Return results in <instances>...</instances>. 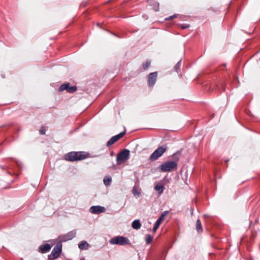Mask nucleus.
<instances>
[{
  "instance_id": "f257e3e1",
  "label": "nucleus",
  "mask_w": 260,
  "mask_h": 260,
  "mask_svg": "<svg viewBox=\"0 0 260 260\" xmlns=\"http://www.w3.org/2000/svg\"><path fill=\"white\" fill-rule=\"evenodd\" d=\"M89 154L85 152H71L65 155V159L69 161H77L88 158Z\"/></svg>"
},
{
  "instance_id": "f03ea898",
  "label": "nucleus",
  "mask_w": 260,
  "mask_h": 260,
  "mask_svg": "<svg viewBox=\"0 0 260 260\" xmlns=\"http://www.w3.org/2000/svg\"><path fill=\"white\" fill-rule=\"evenodd\" d=\"M167 149V146L166 145L159 147L151 154L149 158V160L153 161L156 160L162 155V154L166 151Z\"/></svg>"
},
{
  "instance_id": "7ed1b4c3",
  "label": "nucleus",
  "mask_w": 260,
  "mask_h": 260,
  "mask_svg": "<svg viewBox=\"0 0 260 260\" xmlns=\"http://www.w3.org/2000/svg\"><path fill=\"white\" fill-rule=\"evenodd\" d=\"M110 243L112 244L124 245L129 243V240L123 236H115L110 240Z\"/></svg>"
},
{
  "instance_id": "20e7f679",
  "label": "nucleus",
  "mask_w": 260,
  "mask_h": 260,
  "mask_svg": "<svg viewBox=\"0 0 260 260\" xmlns=\"http://www.w3.org/2000/svg\"><path fill=\"white\" fill-rule=\"evenodd\" d=\"M177 164L175 161H169L165 162L160 166V168L162 172H171L173 169H177Z\"/></svg>"
},
{
  "instance_id": "39448f33",
  "label": "nucleus",
  "mask_w": 260,
  "mask_h": 260,
  "mask_svg": "<svg viewBox=\"0 0 260 260\" xmlns=\"http://www.w3.org/2000/svg\"><path fill=\"white\" fill-rule=\"evenodd\" d=\"M129 151L127 149H125L120 153H119L117 156L116 160L117 164L119 165L124 163L129 158Z\"/></svg>"
},
{
  "instance_id": "423d86ee",
  "label": "nucleus",
  "mask_w": 260,
  "mask_h": 260,
  "mask_svg": "<svg viewBox=\"0 0 260 260\" xmlns=\"http://www.w3.org/2000/svg\"><path fill=\"white\" fill-rule=\"evenodd\" d=\"M61 251V245L57 244L53 249L51 254L49 256L50 260H53L59 257Z\"/></svg>"
},
{
  "instance_id": "0eeeda50",
  "label": "nucleus",
  "mask_w": 260,
  "mask_h": 260,
  "mask_svg": "<svg viewBox=\"0 0 260 260\" xmlns=\"http://www.w3.org/2000/svg\"><path fill=\"white\" fill-rule=\"evenodd\" d=\"M76 234V232L75 231H72L71 232H69L68 233H67L66 235L60 236L58 238L59 240L61 241H67L68 240H70L72 239L74 237H75V235Z\"/></svg>"
},
{
  "instance_id": "6e6552de",
  "label": "nucleus",
  "mask_w": 260,
  "mask_h": 260,
  "mask_svg": "<svg viewBox=\"0 0 260 260\" xmlns=\"http://www.w3.org/2000/svg\"><path fill=\"white\" fill-rule=\"evenodd\" d=\"M65 90L69 92L73 93L77 90V87L75 86H71L69 83L63 84L60 86L59 90L63 91Z\"/></svg>"
},
{
  "instance_id": "1a4fd4ad",
  "label": "nucleus",
  "mask_w": 260,
  "mask_h": 260,
  "mask_svg": "<svg viewBox=\"0 0 260 260\" xmlns=\"http://www.w3.org/2000/svg\"><path fill=\"white\" fill-rule=\"evenodd\" d=\"M105 208L100 206H93L89 209V211L92 214H100L105 212Z\"/></svg>"
},
{
  "instance_id": "9d476101",
  "label": "nucleus",
  "mask_w": 260,
  "mask_h": 260,
  "mask_svg": "<svg viewBox=\"0 0 260 260\" xmlns=\"http://www.w3.org/2000/svg\"><path fill=\"white\" fill-rule=\"evenodd\" d=\"M125 135V132H121L120 134L112 137L107 142V146H110L115 143L119 139L122 138Z\"/></svg>"
},
{
  "instance_id": "9b49d317",
  "label": "nucleus",
  "mask_w": 260,
  "mask_h": 260,
  "mask_svg": "<svg viewBox=\"0 0 260 260\" xmlns=\"http://www.w3.org/2000/svg\"><path fill=\"white\" fill-rule=\"evenodd\" d=\"M157 78V72L150 73L148 75V83L150 86H153L156 81Z\"/></svg>"
},
{
  "instance_id": "f8f14e48",
  "label": "nucleus",
  "mask_w": 260,
  "mask_h": 260,
  "mask_svg": "<svg viewBox=\"0 0 260 260\" xmlns=\"http://www.w3.org/2000/svg\"><path fill=\"white\" fill-rule=\"evenodd\" d=\"M51 248V246L48 244H45L40 246L39 249L42 253H46L49 251Z\"/></svg>"
},
{
  "instance_id": "ddd939ff",
  "label": "nucleus",
  "mask_w": 260,
  "mask_h": 260,
  "mask_svg": "<svg viewBox=\"0 0 260 260\" xmlns=\"http://www.w3.org/2000/svg\"><path fill=\"white\" fill-rule=\"evenodd\" d=\"M141 224L139 220H135L132 223V227L133 229L138 230L140 229Z\"/></svg>"
},
{
  "instance_id": "4468645a",
  "label": "nucleus",
  "mask_w": 260,
  "mask_h": 260,
  "mask_svg": "<svg viewBox=\"0 0 260 260\" xmlns=\"http://www.w3.org/2000/svg\"><path fill=\"white\" fill-rule=\"evenodd\" d=\"M155 189L158 191L159 194H160L163 192L164 186L161 184H157L155 187Z\"/></svg>"
},
{
  "instance_id": "2eb2a0df",
  "label": "nucleus",
  "mask_w": 260,
  "mask_h": 260,
  "mask_svg": "<svg viewBox=\"0 0 260 260\" xmlns=\"http://www.w3.org/2000/svg\"><path fill=\"white\" fill-rule=\"evenodd\" d=\"M78 246L81 249H87L88 248V244L86 241H82Z\"/></svg>"
},
{
  "instance_id": "dca6fc26",
  "label": "nucleus",
  "mask_w": 260,
  "mask_h": 260,
  "mask_svg": "<svg viewBox=\"0 0 260 260\" xmlns=\"http://www.w3.org/2000/svg\"><path fill=\"white\" fill-rule=\"evenodd\" d=\"M196 230L198 233L202 232L201 222L199 219H198L196 222Z\"/></svg>"
},
{
  "instance_id": "f3484780",
  "label": "nucleus",
  "mask_w": 260,
  "mask_h": 260,
  "mask_svg": "<svg viewBox=\"0 0 260 260\" xmlns=\"http://www.w3.org/2000/svg\"><path fill=\"white\" fill-rule=\"evenodd\" d=\"M168 213V211H166L165 212H164L161 216L158 218V219L156 220L158 222H160V223H161L162 221L163 220L164 218V217Z\"/></svg>"
},
{
  "instance_id": "a211bd4d",
  "label": "nucleus",
  "mask_w": 260,
  "mask_h": 260,
  "mask_svg": "<svg viewBox=\"0 0 260 260\" xmlns=\"http://www.w3.org/2000/svg\"><path fill=\"white\" fill-rule=\"evenodd\" d=\"M112 179L111 177H105L104 179V183L105 185H109L111 182Z\"/></svg>"
},
{
  "instance_id": "6ab92c4d",
  "label": "nucleus",
  "mask_w": 260,
  "mask_h": 260,
  "mask_svg": "<svg viewBox=\"0 0 260 260\" xmlns=\"http://www.w3.org/2000/svg\"><path fill=\"white\" fill-rule=\"evenodd\" d=\"M152 237L150 235H147L146 238V243L149 244L150 243L152 240Z\"/></svg>"
},
{
  "instance_id": "aec40b11",
  "label": "nucleus",
  "mask_w": 260,
  "mask_h": 260,
  "mask_svg": "<svg viewBox=\"0 0 260 260\" xmlns=\"http://www.w3.org/2000/svg\"><path fill=\"white\" fill-rule=\"evenodd\" d=\"M150 64V62L149 61H146L145 62H144L143 64V67L144 69L146 70L148 68Z\"/></svg>"
},
{
  "instance_id": "412c9836",
  "label": "nucleus",
  "mask_w": 260,
  "mask_h": 260,
  "mask_svg": "<svg viewBox=\"0 0 260 260\" xmlns=\"http://www.w3.org/2000/svg\"><path fill=\"white\" fill-rule=\"evenodd\" d=\"M160 224V223L156 221L155 223L154 228H153V231L155 232L157 230V229L159 228V225Z\"/></svg>"
},
{
  "instance_id": "4be33fe9",
  "label": "nucleus",
  "mask_w": 260,
  "mask_h": 260,
  "mask_svg": "<svg viewBox=\"0 0 260 260\" xmlns=\"http://www.w3.org/2000/svg\"><path fill=\"white\" fill-rule=\"evenodd\" d=\"M133 191L134 195L138 194L139 196L140 194V192L137 190L136 187H134Z\"/></svg>"
},
{
  "instance_id": "5701e85b",
  "label": "nucleus",
  "mask_w": 260,
  "mask_h": 260,
  "mask_svg": "<svg viewBox=\"0 0 260 260\" xmlns=\"http://www.w3.org/2000/svg\"><path fill=\"white\" fill-rule=\"evenodd\" d=\"M40 132L41 134L42 135H44L45 134V127H42L40 131Z\"/></svg>"
},
{
  "instance_id": "b1692460",
  "label": "nucleus",
  "mask_w": 260,
  "mask_h": 260,
  "mask_svg": "<svg viewBox=\"0 0 260 260\" xmlns=\"http://www.w3.org/2000/svg\"><path fill=\"white\" fill-rule=\"evenodd\" d=\"M176 15H174L170 16L168 18H166V20H172L173 18H176Z\"/></svg>"
},
{
  "instance_id": "393cba45",
  "label": "nucleus",
  "mask_w": 260,
  "mask_h": 260,
  "mask_svg": "<svg viewBox=\"0 0 260 260\" xmlns=\"http://www.w3.org/2000/svg\"><path fill=\"white\" fill-rule=\"evenodd\" d=\"M187 26H182V28L184 29L185 28H186Z\"/></svg>"
}]
</instances>
